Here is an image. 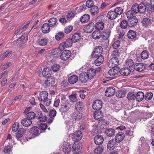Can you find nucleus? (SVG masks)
<instances>
[{"label": "nucleus", "instance_id": "nucleus-1", "mask_svg": "<svg viewBox=\"0 0 154 154\" xmlns=\"http://www.w3.org/2000/svg\"><path fill=\"white\" fill-rule=\"evenodd\" d=\"M127 16L128 18V26L129 27H133L137 24L138 20L134 14H131V11H128L127 13Z\"/></svg>", "mask_w": 154, "mask_h": 154}, {"label": "nucleus", "instance_id": "nucleus-2", "mask_svg": "<svg viewBox=\"0 0 154 154\" xmlns=\"http://www.w3.org/2000/svg\"><path fill=\"white\" fill-rule=\"evenodd\" d=\"M103 51V49L101 46H97L94 49L92 53V57L96 58L97 57L101 56V54Z\"/></svg>", "mask_w": 154, "mask_h": 154}, {"label": "nucleus", "instance_id": "nucleus-3", "mask_svg": "<svg viewBox=\"0 0 154 154\" xmlns=\"http://www.w3.org/2000/svg\"><path fill=\"white\" fill-rule=\"evenodd\" d=\"M72 105L69 100L67 101L66 102L64 101L62 103L61 105V111L63 112H67L70 109Z\"/></svg>", "mask_w": 154, "mask_h": 154}, {"label": "nucleus", "instance_id": "nucleus-4", "mask_svg": "<svg viewBox=\"0 0 154 154\" xmlns=\"http://www.w3.org/2000/svg\"><path fill=\"white\" fill-rule=\"evenodd\" d=\"M103 102L100 100H97L93 102L92 105L93 109L96 110L100 111L102 106Z\"/></svg>", "mask_w": 154, "mask_h": 154}, {"label": "nucleus", "instance_id": "nucleus-5", "mask_svg": "<svg viewBox=\"0 0 154 154\" xmlns=\"http://www.w3.org/2000/svg\"><path fill=\"white\" fill-rule=\"evenodd\" d=\"M119 64L118 59L116 57L112 58L109 60L108 65L109 68H111L117 66Z\"/></svg>", "mask_w": 154, "mask_h": 154}, {"label": "nucleus", "instance_id": "nucleus-6", "mask_svg": "<svg viewBox=\"0 0 154 154\" xmlns=\"http://www.w3.org/2000/svg\"><path fill=\"white\" fill-rule=\"evenodd\" d=\"M71 54V52L70 51L65 50L61 54L60 56V58L63 60H67L70 57Z\"/></svg>", "mask_w": 154, "mask_h": 154}, {"label": "nucleus", "instance_id": "nucleus-7", "mask_svg": "<svg viewBox=\"0 0 154 154\" xmlns=\"http://www.w3.org/2000/svg\"><path fill=\"white\" fill-rule=\"evenodd\" d=\"M125 137V135L123 132H119L115 137V141L118 143H120L124 140Z\"/></svg>", "mask_w": 154, "mask_h": 154}, {"label": "nucleus", "instance_id": "nucleus-8", "mask_svg": "<svg viewBox=\"0 0 154 154\" xmlns=\"http://www.w3.org/2000/svg\"><path fill=\"white\" fill-rule=\"evenodd\" d=\"M94 28V24L91 22L88 25L85 26L83 28L84 31L86 33H91L93 30Z\"/></svg>", "mask_w": 154, "mask_h": 154}, {"label": "nucleus", "instance_id": "nucleus-9", "mask_svg": "<svg viewBox=\"0 0 154 154\" xmlns=\"http://www.w3.org/2000/svg\"><path fill=\"white\" fill-rule=\"evenodd\" d=\"M146 67L145 64L143 63H138L135 64L134 68L137 71L141 72L145 69Z\"/></svg>", "mask_w": 154, "mask_h": 154}, {"label": "nucleus", "instance_id": "nucleus-10", "mask_svg": "<svg viewBox=\"0 0 154 154\" xmlns=\"http://www.w3.org/2000/svg\"><path fill=\"white\" fill-rule=\"evenodd\" d=\"M94 140L96 144L100 145L103 143L104 139L102 136L97 135L94 137Z\"/></svg>", "mask_w": 154, "mask_h": 154}, {"label": "nucleus", "instance_id": "nucleus-11", "mask_svg": "<svg viewBox=\"0 0 154 154\" xmlns=\"http://www.w3.org/2000/svg\"><path fill=\"white\" fill-rule=\"evenodd\" d=\"M115 92V88L112 87L108 88L105 92V95L107 97H110L113 95Z\"/></svg>", "mask_w": 154, "mask_h": 154}, {"label": "nucleus", "instance_id": "nucleus-12", "mask_svg": "<svg viewBox=\"0 0 154 154\" xmlns=\"http://www.w3.org/2000/svg\"><path fill=\"white\" fill-rule=\"evenodd\" d=\"M86 73L88 77V79H91L96 74L95 69L93 68H91L90 69L88 70Z\"/></svg>", "mask_w": 154, "mask_h": 154}, {"label": "nucleus", "instance_id": "nucleus-13", "mask_svg": "<svg viewBox=\"0 0 154 154\" xmlns=\"http://www.w3.org/2000/svg\"><path fill=\"white\" fill-rule=\"evenodd\" d=\"M62 150L63 152L65 154H68L71 151V145L69 143L66 144H64L63 145L61 146Z\"/></svg>", "mask_w": 154, "mask_h": 154}, {"label": "nucleus", "instance_id": "nucleus-14", "mask_svg": "<svg viewBox=\"0 0 154 154\" xmlns=\"http://www.w3.org/2000/svg\"><path fill=\"white\" fill-rule=\"evenodd\" d=\"M30 133L35 136H37L41 132L38 128L36 126L32 127L29 131Z\"/></svg>", "mask_w": 154, "mask_h": 154}, {"label": "nucleus", "instance_id": "nucleus-15", "mask_svg": "<svg viewBox=\"0 0 154 154\" xmlns=\"http://www.w3.org/2000/svg\"><path fill=\"white\" fill-rule=\"evenodd\" d=\"M111 69L109 71V74L111 76L116 75L119 73V68L117 66L111 67Z\"/></svg>", "mask_w": 154, "mask_h": 154}, {"label": "nucleus", "instance_id": "nucleus-16", "mask_svg": "<svg viewBox=\"0 0 154 154\" xmlns=\"http://www.w3.org/2000/svg\"><path fill=\"white\" fill-rule=\"evenodd\" d=\"M48 94L46 91H42L40 92L38 97V100L43 102L44 100H46L48 97Z\"/></svg>", "mask_w": 154, "mask_h": 154}, {"label": "nucleus", "instance_id": "nucleus-17", "mask_svg": "<svg viewBox=\"0 0 154 154\" xmlns=\"http://www.w3.org/2000/svg\"><path fill=\"white\" fill-rule=\"evenodd\" d=\"M54 79L52 77H49L45 81L44 84L46 86H49L54 85Z\"/></svg>", "mask_w": 154, "mask_h": 154}, {"label": "nucleus", "instance_id": "nucleus-18", "mask_svg": "<svg viewBox=\"0 0 154 154\" xmlns=\"http://www.w3.org/2000/svg\"><path fill=\"white\" fill-rule=\"evenodd\" d=\"M94 117L95 120L100 121L103 117V115L100 111H96L94 114Z\"/></svg>", "mask_w": 154, "mask_h": 154}, {"label": "nucleus", "instance_id": "nucleus-19", "mask_svg": "<svg viewBox=\"0 0 154 154\" xmlns=\"http://www.w3.org/2000/svg\"><path fill=\"white\" fill-rule=\"evenodd\" d=\"M111 31L110 29H108L105 30L103 32V33L101 35V37L103 39H107L109 38Z\"/></svg>", "mask_w": 154, "mask_h": 154}, {"label": "nucleus", "instance_id": "nucleus-20", "mask_svg": "<svg viewBox=\"0 0 154 154\" xmlns=\"http://www.w3.org/2000/svg\"><path fill=\"white\" fill-rule=\"evenodd\" d=\"M26 132V130L23 128H20L18 131L16 133V137L17 139L21 138Z\"/></svg>", "mask_w": 154, "mask_h": 154}, {"label": "nucleus", "instance_id": "nucleus-21", "mask_svg": "<svg viewBox=\"0 0 154 154\" xmlns=\"http://www.w3.org/2000/svg\"><path fill=\"white\" fill-rule=\"evenodd\" d=\"M119 72L122 75L126 76L129 75L131 71L129 69L126 67H124L121 69L119 71Z\"/></svg>", "mask_w": 154, "mask_h": 154}, {"label": "nucleus", "instance_id": "nucleus-22", "mask_svg": "<svg viewBox=\"0 0 154 154\" xmlns=\"http://www.w3.org/2000/svg\"><path fill=\"white\" fill-rule=\"evenodd\" d=\"M82 137V134L80 131H77L73 135V138L75 140V141L80 140Z\"/></svg>", "mask_w": 154, "mask_h": 154}, {"label": "nucleus", "instance_id": "nucleus-23", "mask_svg": "<svg viewBox=\"0 0 154 154\" xmlns=\"http://www.w3.org/2000/svg\"><path fill=\"white\" fill-rule=\"evenodd\" d=\"M129 11H131V14L135 15V13L139 12L138 5L137 3L134 4L132 6L131 10Z\"/></svg>", "mask_w": 154, "mask_h": 154}, {"label": "nucleus", "instance_id": "nucleus-24", "mask_svg": "<svg viewBox=\"0 0 154 154\" xmlns=\"http://www.w3.org/2000/svg\"><path fill=\"white\" fill-rule=\"evenodd\" d=\"M57 20L56 18L52 17L50 18L48 21V23L50 27H54L56 26V23Z\"/></svg>", "mask_w": 154, "mask_h": 154}, {"label": "nucleus", "instance_id": "nucleus-25", "mask_svg": "<svg viewBox=\"0 0 154 154\" xmlns=\"http://www.w3.org/2000/svg\"><path fill=\"white\" fill-rule=\"evenodd\" d=\"M97 58L95 60L94 63L96 66H99L103 62L104 58L103 55L97 57Z\"/></svg>", "mask_w": 154, "mask_h": 154}, {"label": "nucleus", "instance_id": "nucleus-26", "mask_svg": "<svg viewBox=\"0 0 154 154\" xmlns=\"http://www.w3.org/2000/svg\"><path fill=\"white\" fill-rule=\"evenodd\" d=\"M79 80L81 82L85 83L87 82L88 77L86 72H82L81 73L79 76Z\"/></svg>", "mask_w": 154, "mask_h": 154}, {"label": "nucleus", "instance_id": "nucleus-27", "mask_svg": "<svg viewBox=\"0 0 154 154\" xmlns=\"http://www.w3.org/2000/svg\"><path fill=\"white\" fill-rule=\"evenodd\" d=\"M50 26L48 23H44L42 27V32L44 33H47L50 31Z\"/></svg>", "mask_w": 154, "mask_h": 154}, {"label": "nucleus", "instance_id": "nucleus-28", "mask_svg": "<svg viewBox=\"0 0 154 154\" xmlns=\"http://www.w3.org/2000/svg\"><path fill=\"white\" fill-rule=\"evenodd\" d=\"M32 123V121L28 118H25L23 119L21 121V124L24 126L28 127L30 126Z\"/></svg>", "mask_w": 154, "mask_h": 154}, {"label": "nucleus", "instance_id": "nucleus-29", "mask_svg": "<svg viewBox=\"0 0 154 154\" xmlns=\"http://www.w3.org/2000/svg\"><path fill=\"white\" fill-rule=\"evenodd\" d=\"M82 147L79 145H73L72 146V151L74 153L78 154L81 151Z\"/></svg>", "mask_w": 154, "mask_h": 154}, {"label": "nucleus", "instance_id": "nucleus-30", "mask_svg": "<svg viewBox=\"0 0 154 154\" xmlns=\"http://www.w3.org/2000/svg\"><path fill=\"white\" fill-rule=\"evenodd\" d=\"M139 12L143 14L144 13L146 10V6L144 2H142L138 5Z\"/></svg>", "mask_w": 154, "mask_h": 154}, {"label": "nucleus", "instance_id": "nucleus-31", "mask_svg": "<svg viewBox=\"0 0 154 154\" xmlns=\"http://www.w3.org/2000/svg\"><path fill=\"white\" fill-rule=\"evenodd\" d=\"M118 15L114 11H110L107 14V17L109 19L112 20L116 19Z\"/></svg>", "mask_w": 154, "mask_h": 154}, {"label": "nucleus", "instance_id": "nucleus-32", "mask_svg": "<svg viewBox=\"0 0 154 154\" xmlns=\"http://www.w3.org/2000/svg\"><path fill=\"white\" fill-rule=\"evenodd\" d=\"M115 133V130L112 128L108 129L105 131V134L107 136L109 137H112L114 135Z\"/></svg>", "mask_w": 154, "mask_h": 154}, {"label": "nucleus", "instance_id": "nucleus-33", "mask_svg": "<svg viewBox=\"0 0 154 154\" xmlns=\"http://www.w3.org/2000/svg\"><path fill=\"white\" fill-rule=\"evenodd\" d=\"M75 109L77 111H81L84 107V103L82 101L77 102L75 105Z\"/></svg>", "mask_w": 154, "mask_h": 154}, {"label": "nucleus", "instance_id": "nucleus-34", "mask_svg": "<svg viewBox=\"0 0 154 154\" xmlns=\"http://www.w3.org/2000/svg\"><path fill=\"white\" fill-rule=\"evenodd\" d=\"M144 97L143 93L141 91L138 92L135 95L136 100L138 101H141L142 100Z\"/></svg>", "mask_w": 154, "mask_h": 154}, {"label": "nucleus", "instance_id": "nucleus-35", "mask_svg": "<svg viewBox=\"0 0 154 154\" xmlns=\"http://www.w3.org/2000/svg\"><path fill=\"white\" fill-rule=\"evenodd\" d=\"M78 80V77L75 75L70 76L68 79V82L71 84L75 83Z\"/></svg>", "mask_w": 154, "mask_h": 154}, {"label": "nucleus", "instance_id": "nucleus-36", "mask_svg": "<svg viewBox=\"0 0 154 154\" xmlns=\"http://www.w3.org/2000/svg\"><path fill=\"white\" fill-rule=\"evenodd\" d=\"M115 143L114 140L113 139H112L109 141L107 146V148L109 150H112L115 148Z\"/></svg>", "mask_w": 154, "mask_h": 154}, {"label": "nucleus", "instance_id": "nucleus-37", "mask_svg": "<svg viewBox=\"0 0 154 154\" xmlns=\"http://www.w3.org/2000/svg\"><path fill=\"white\" fill-rule=\"evenodd\" d=\"M48 41V40L45 38H40L38 40L37 43L40 45L44 46L47 44Z\"/></svg>", "mask_w": 154, "mask_h": 154}, {"label": "nucleus", "instance_id": "nucleus-38", "mask_svg": "<svg viewBox=\"0 0 154 154\" xmlns=\"http://www.w3.org/2000/svg\"><path fill=\"white\" fill-rule=\"evenodd\" d=\"M81 38L80 34L79 33H75L72 36L71 38L73 42H76Z\"/></svg>", "mask_w": 154, "mask_h": 154}, {"label": "nucleus", "instance_id": "nucleus-39", "mask_svg": "<svg viewBox=\"0 0 154 154\" xmlns=\"http://www.w3.org/2000/svg\"><path fill=\"white\" fill-rule=\"evenodd\" d=\"M104 148L101 146L97 147L94 150V152L95 154H101L103 152Z\"/></svg>", "mask_w": 154, "mask_h": 154}, {"label": "nucleus", "instance_id": "nucleus-40", "mask_svg": "<svg viewBox=\"0 0 154 154\" xmlns=\"http://www.w3.org/2000/svg\"><path fill=\"white\" fill-rule=\"evenodd\" d=\"M127 36L129 38L133 39L136 37V33L134 31L130 30L128 32Z\"/></svg>", "mask_w": 154, "mask_h": 154}, {"label": "nucleus", "instance_id": "nucleus-41", "mask_svg": "<svg viewBox=\"0 0 154 154\" xmlns=\"http://www.w3.org/2000/svg\"><path fill=\"white\" fill-rule=\"evenodd\" d=\"M90 19V16L88 14L84 15L80 18V21L82 23L87 22Z\"/></svg>", "mask_w": 154, "mask_h": 154}, {"label": "nucleus", "instance_id": "nucleus-42", "mask_svg": "<svg viewBox=\"0 0 154 154\" xmlns=\"http://www.w3.org/2000/svg\"><path fill=\"white\" fill-rule=\"evenodd\" d=\"M104 25L103 23L102 22H98L96 24L95 29L99 31L103 29Z\"/></svg>", "mask_w": 154, "mask_h": 154}, {"label": "nucleus", "instance_id": "nucleus-43", "mask_svg": "<svg viewBox=\"0 0 154 154\" xmlns=\"http://www.w3.org/2000/svg\"><path fill=\"white\" fill-rule=\"evenodd\" d=\"M90 12L92 16H94L98 12V7L96 6H94L92 7L90 9Z\"/></svg>", "mask_w": 154, "mask_h": 154}, {"label": "nucleus", "instance_id": "nucleus-44", "mask_svg": "<svg viewBox=\"0 0 154 154\" xmlns=\"http://www.w3.org/2000/svg\"><path fill=\"white\" fill-rule=\"evenodd\" d=\"M142 23L143 26L145 27L150 25L151 23L150 20L147 17L144 18L142 21Z\"/></svg>", "mask_w": 154, "mask_h": 154}, {"label": "nucleus", "instance_id": "nucleus-45", "mask_svg": "<svg viewBox=\"0 0 154 154\" xmlns=\"http://www.w3.org/2000/svg\"><path fill=\"white\" fill-rule=\"evenodd\" d=\"M42 74L44 77H49L51 75V71L48 68H44L42 71Z\"/></svg>", "mask_w": 154, "mask_h": 154}, {"label": "nucleus", "instance_id": "nucleus-46", "mask_svg": "<svg viewBox=\"0 0 154 154\" xmlns=\"http://www.w3.org/2000/svg\"><path fill=\"white\" fill-rule=\"evenodd\" d=\"M101 34L100 33V32L94 31L92 33V37L94 39H97L101 37Z\"/></svg>", "mask_w": 154, "mask_h": 154}, {"label": "nucleus", "instance_id": "nucleus-47", "mask_svg": "<svg viewBox=\"0 0 154 154\" xmlns=\"http://www.w3.org/2000/svg\"><path fill=\"white\" fill-rule=\"evenodd\" d=\"M27 118L30 119V120L34 119L36 116L35 114L33 112H30L26 114Z\"/></svg>", "mask_w": 154, "mask_h": 154}, {"label": "nucleus", "instance_id": "nucleus-48", "mask_svg": "<svg viewBox=\"0 0 154 154\" xmlns=\"http://www.w3.org/2000/svg\"><path fill=\"white\" fill-rule=\"evenodd\" d=\"M52 55L54 57H58L60 56L61 52L58 49L55 48L51 52Z\"/></svg>", "mask_w": 154, "mask_h": 154}, {"label": "nucleus", "instance_id": "nucleus-49", "mask_svg": "<svg viewBox=\"0 0 154 154\" xmlns=\"http://www.w3.org/2000/svg\"><path fill=\"white\" fill-rule=\"evenodd\" d=\"M73 42L71 39L69 38L67 39L66 42H64L66 47L68 48L71 47Z\"/></svg>", "mask_w": 154, "mask_h": 154}, {"label": "nucleus", "instance_id": "nucleus-50", "mask_svg": "<svg viewBox=\"0 0 154 154\" xmlns=\"http://www.w3.org/2000/svg\"><path fill=\"white\" fill-rule=\"evenodd\" d=\"M12 54L11 51H7L4 53L2 55V56L1 58L2 60H3L5 58L9 57L11 56Z\"/></svg>", "mask_w": 154, "mask_h": 154}, {"label": "nucleus", "instance_id": "nucleus-51", "mask_svg": "<svg viewBox=\"0 0 154 154\" xmlns=\"http://www.w3.org/2000/svg\"><path fill=\"white\" fill-rule=\"evenodd\" d=\"M149 57V54L148 51L146 50H143L141 54V58L144 60L147 58Z\"/></svg>", "mask_w": 154, "mask_h": 154}, {"label": "nucleus", "instance_id": "nucleus-52", "mask_svg": "<svg viewBox=\"0 0 154 154\" xmlns=\"http://www.w3.org/2000/svg\"><path fill=\"white\" fill-rule=\"evenodd\" d=\"M64 36L63 33L59 32L55 35V38L57 40H60L62 39Z\"/></svg>", "mask_w": 154, "mask_h": 154}, {"label": "nucleus", "instance_id": "nucleus-53", "mask_svg": "<svg viewBox=\"0 0 154 154\" xmlns=\"http://www.w3.org/2000/svg\"><path fill=\"white\" fill-rule=\"evenodd\" d=\"M114 11L117 15H120L123 13V9L120 7H116Z\"/></svg>", "mask_w": 154, "mask_h": 154}, {"label": "nucleus", "instance_id": "nucleus-54", "mask_svg": "<svg viewBox=\"0 0 154 154\" xmlns=\"http://www.w3.org/2000/svg\"><path fill=\"white\" fill-rule=\"evenodd\" d=\"M135 95L134 92H130L128 94L127 97L129 100H134L135 98Z\"/></svg>", "mask_w": 154, "mask_h": 154}, {"label": "nucleus", "instance_id": "nucleus-55", "mask_svg": "<svg viewBox=\"0 0 154 154\" xmlns=\"http://www.w3.org/2000/svg\"><path fill=\"white\" fill-rule=\"evenodd\" d=\"M121 27L122 29H126L128 26V23L125 20H123L120 24Z\"/></svg>", "mask_w": 154, "mask_h": 154}, {"label": "nucleus", "instance_id": "nucleus-56", "mask_svg": "<svg viewBox=\"0 0 154 154\" xmlns=\"http://www.w3.org/2000/svg\"><path fill=\"white\" fill-rule=\"evenodd\" d=\"M51 68L54 72H56L60 70V66L59 64H54L51 66Z\"/></svg>", "mask_w": 154, "mask_h": 154}, {"label": "nucleus", "instance_id": "nucleus-57", "mask_svg": "<svg viewBox=\"0 0 154 154\" xmlns=\"http://www.w3.org/2000/svg\"><path fill=\"white\" fill-rule=\"evenodd\" d=\"M69 98L72 102L73 103L76 102L77 100L76 94H75L69 96Z\"/></svg>", "mask_w": 154, "mask_h": 154}, {"label": "nucleus", "instance_id": "nucleus-58", "mask_svg": "<svg viewBox=\"0 0 154 154\" xmlns=\"http://www.w3.org/2000/svg\"><path fill=\"white\" fill-rule=\"evenodd\" d=\"M153 94L151 92H148L145 95V99L146 100H151Z\"/></svg>", "mask_w": 154, "mask_h": 154}, {"label": "nucleus", "instance_id": "nucleus-59", "mask_svg": "<svg viewBox=\"0 0 154 154\" xmlns=\"http://www.w3.org/2000/svg\"><path fill=\"white\" fill-rule=\"evenodd\" d=\"M126 65L129 67H131L133 66L134 63L131 59L127 60L125 62Z\"/></svg>", "mask_w": 154, "mask_h": 154}, {"label": "nucleus", "instance_id": "nucleus-60", "mask_svg": "<svg viewBox=\"0 0 154 154\" xmlns=\"http://www.w3.org/2000/svg\"><path fill=\"white\" fill-rule=\"evenodd\" d=\"M19 128V123L16 122L13 125L12 128V131L14 132L17 131Z\"/></svg>", "mask_w": 154, "mask_h": 154}, {"label": "nucleus", "instance_id": "nucleus-61", "mask_svg": "<svg viewBox=\"0 0 154 154\" xmlns=\"http://www.w3.org/2000/svg\"><path fill=\"white\" fill-rule=\"evenodd\" d=\"M94 5V2L91 0H88L86 3V6L88 8H92Z\"/></svg>", "mask_w": 154, "mask_h": 154}, {"label": "nucleus", "instance_id": "nucleus-62", "mask_svg": "<svg viewBox=\"0 0 154 154\" xmlns=\"http://www.w3.org/2000/svg\"><path fill=\"white\" fill-rule=\"evenodd\" d=\"M154 8H153V6L150 4L146 5V10L149 11V13H152L153 12Z\"/></svg>", "mask_w": 154, "mask_h": 154}, {"label": "nucleus", "instance_id": "nucleus-63", "mask_svg": "<svg viewBox=\"0 0 154 154\" xmlns=\"http://www.w3.org/2000/svg\"><path fill=\"white\" fill-rule=\"evenodd\" d=\"M75 15V13L74 12L71 11L67 15H66L67 20H69L70 18L73 17Z\"/></svg>", "mask_w": 154, "mask_h": 154}, {"label": "nucleus", "instance_id": "nucleus-64", "mask_svg": "<svg viewBox=\"0 0 154 154\" xmlns=\"http://www.w3.org/2000/svg\"><path fill=\"white\" fill-rule=\"evenodd\" d=\"M73 27L71 26H69L66 27L64 29L65 33L68 34L70 33L72 30Z\"/></svg>", "mask_w": 154, "mask_h": 154}]
</instances>
